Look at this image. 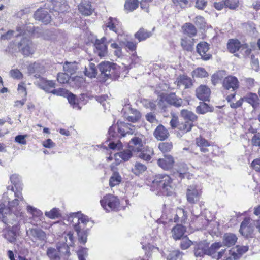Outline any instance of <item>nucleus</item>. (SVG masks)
<instances>
[{
  "instance_id": "f257e3e1",
  "label": "nucleus",
  "mask_w": 260,
  "mask_h": 260,
  "mask_svg": "<svg viewBox=\"0 0 260 260\" xmlns=\"http://www.w3.org/2000/svg\"><path fill=\"white\" fill-rule=\"evenodd\" d=\"M11 190L14 192L15 198L10 200L7 193L4 194L3 202L0 203V218H9L11 216L12 219L23 220L25 218V213L21 211L22 205L25 202L20 191H14L13 186L11 187Z\"/></svg>"
},
{
  "instance_id": "f03ea898",
  "label": "nucleus",
  "mask_w": 260,
  "mask_h": 260,
  "mask_svg": "<svg viewBox=\"0 0 260 260\" xmlns=\"http://www.w3.org/2000/svg\"><path fill=\"white\" fill-rule=\"evenodd\" d=\"M68 221L72 224L77 233L79 241L85 244L87 242V233L85 228L87 223L89 222L88 217L79 212L72 213L69 216Z\"/></svg>"
},
{
  "instance_id": "7ed1b4c3",
  "label": "nucleus",
  "mask_w": 260,
  "mask_h": 260,
  "mask_svg": "<svg viewBox=\"0 0 260 260\" xmlns=\"http://www.w3.org/2000/svg\"><path fill=\"white\" fill-rule=\"evenodd\" d=\"M1 219L3 222L7 225L3 231V237L9 242L14 243L16 241L17 237L19 235L21 221L12 219L11 216L9 218L3 217Z\"/></svg>"
},
{
  "instance_id": "20e7f679",
  "label": "nucleus",
  "mask_w": 260,
  "mask_h": 260,
  "mask_svg": "<svg viewBox=\"0 0 260 260\" xmlns=\"http://www.w3.org/2000/svg\"><path fill=\"white\" fill-rule=\"evenodd\" d=\"M154 186H157L158 189L167 196H170L173 192L170 177L166 174H158L152 182Z\"/></svg>"
},
{
  "instance_id": "39448f33",
  "label": "nucleus",
  "mask_w": 260,
  "mask_h": 260,
  "mask_svg": "<svg viewBox=\"0 0 260 260\" xmlns=\"http://www.w3.org/2000/svg\"><path fill=\"white\" fill-rule=\"evenodd\" d=\"M100 203L107 212L118 211L120 209L119 200L111 194L105 196L103 199L100 201Z\"/></svg>"
},
{
  "instance_id": "423d86ee",
  "label": "nucleus",
  "mask_w": 260,
  "mask_h": 260,
  "mask_svg": "<svg viewBox=\"0 0 260 260\" xmlns=\"http://www.w3.org/2000/svg\"><path fill=\"white\" fill-rule=\"evenodd\" d=\"M202 194V189L200 186L193 184L188 186L186 191V198L187 201L190 204H195L198 202Z\"/></svg>"
},
{
  "instance_id": "0eeeda50",
  "label": "nucleus",
  "mask_w": 260,
  "mask_h": 260,
  "mask_svg": "<svg viewBox=\"0 0 260 260\" xmlns=\"http://www.w3.org/2000/svg\"><path fill=\"white\" fill-rule=\"evenodd\" d=\"M111 40L107 41L106 37H104L100 39H96L94 44V52L100 57H104L107 55V43H110Z\"/></svg>"
},
{
  "instance_id": "6e6552de",
  "label": "nucleus",
  "mask_w": 260,
  "mask_h": 260,
  "mask_svg": "<svg viewBox=\"0 0 260 260\" xmlns=\"http://www.w3.org/2000/svg\"><path fill=\"white\" fill-rule=\"evenodd\" d=\"M145 144V138L143 135H135L128 143L129 148L133 151L140 152L143 149Z\"/></svg>"
},
{
  "instance_id": "1a4fd4ad",
  "label": "nucleus",
  "mask_w": 260,
  "mask_h": 260,
  "mask_svg": "<svg viewBox=\"0 0 260 260\" xmlns=\"http://www.w3.org/2000/svg\"><path fill=\"white\" fill-rule=\"evenodd\" d=\"M122 112L123 113L124 118L130 122H137L141 117L140 112L136 109L131 108L129 105H125L122 109Z\"/></svg>"
},
{
  "instance_id": "9d476101",
  "label": "nucleus",
  "mask_w": 260,
  "mask_h": 260,
  "mask_svg": "<svg viewBox=\"0 0 260 260\" xmlns=\"http://www.w3.org/2000/svg\"><path fill=\"white\" fill-rule=\"evenodd\" d=\"M19 49L21 53L25 56H28L35 52L32 42L27 39L23 38L19 43Z\"/></svg>"
},
{
  "instance_id": "9b49d317",
  "label": "nucleus",
  "mask_w": 260,
  "mask_h": 260,
  "mask_svg": "<svg viewBox=\"0 0 260 260\" xmlns=\"http://www.w3.org/2000/svg\"><path fill=\"white\" fill-rule=\"evenodd\" d=\"M248 250V247L246 246H238L235 249L229 250L228 255L224 260H237L240 256Z\"/></svg>"
},
{
  "instance_id": "f8f14e48",
  "label": "nucleus",
  "mask_w": 260,
  "mask_h": 260,
  "mask_svg": "<svg viewBox=\"0 0 260 260\" xmlns=\"http://www.w3.org/2000/svg\"><path fill=\"white\" fill-rule=\"evenodd\" d=\"M252 219L249 217L245 218L242 222L239 230L240 233L245 237L250 236L254 231V225L251 221Z\"/></svg>"
},
{
  "instance_id": "ddd939ff",
  "label": "nucleus",
  "mask_w": 260,
  "mask_h": 260,
  "mask_svg": "<svg viewBox=\"0 0 260 260\" xmlns=\"http://www.w3.org/2000/svg\"><path fill=\"white\" fill-rule=\"evenodd\" d=\"M99 69L103 78H111L114 73L113 66L109 62H103L99 66Z\"/></svg>"
},
{
  "instance_id": "4468645a",
  "label": "nucleus",
  "mask_w": 260,
  "mask_h": 260,
  "mask_svg": "<svg viewBox=\"0 0 260 260\" xmlns=\"http://www.w3.org/2000/svg\"><path fill=\"white\" fill-rule=\"evenodd\" d=\"M222 85L226 89L234 91L239 87V81L236 77L229 76L223 79Z\"/></svg>"
},
{
  "instance_id": "2eb2a0df",
  "label": "nucleus",
  "mask_w": 260,
  "mask_h": 260,
  "mask_svg": "<svg viewBox=\"0 0 260 260\" xmlns=\"http://www.w3.org/2000/svg\"><path fill=\"white\" fill-rule=\"evenodd\" d=\"M159 96L160 101H162L164 99L168 103L176 107H179L182 104V100L180 98L177 96L174 93H171L166 96L164 94H161Z\"/></svg>"
},
{
  "instance_id": "dca6fc26",
  "label": "nucleus",
  "mask_w": 260,
  "mask_h": 260,
  "mask_svg": "<svg viewBox=\"0 0 260 260\" xmlns=\"http://www.w3.org/2000/svg\"><path fill=\"white\" fill-rule=\"evenodd\" d=\"M211 91L209 88L204 85H200L196 90V95L198 99L202 101L209 100Z\"/></svg>"
},
{
  "instance_id": "f3484780",
  "label": "nucleus",
  "mask_w": 260,
  "mask_h": 260,
  "mask_svg": "<svg viewBox=\"0 0 260 260\" xmlns=\"http://www.w3.org/2000/svg\"><path fill=\"white\" fill-rule=\"evenodd\" d=\"M34 18L36 20L41 21L45 24L49 23L51 20V17L47 10L43 9H38L34 14Z\"/></svg>"
},
{
  "instance_id": "a211bd4d",
  "label": "nucleus",
  "mask_w": 260,
  "mask_h": 260,
  "mask_svg": "<svg viewBox=\"0 0 260 260\" xmlns=\"http://www.w3.org/2000/svg\"><path fill=\"white\" fill-rule=\"evenodd\" d=\"M209 49V44L205 42H201L197 46L198 53L205 60H209L211 57V55L208 53Z\"/></svg>"
},
{
  "instance_id": "6ab92c4d",
  "label": "nucleus",
  "mask_w": 260,
  "mask_h": 260,
  "mask_svg": "<svg viewBox=\"0 0 260 260\" xmlns=\"http://www.w3.org/2000/svg\"><path fill=\"white\" fill-rule=\"evenodd\" d=\"M117 131L121 136L124 137L126 135H132L134 132V126L130 124L124 122H118Z\"/></svg>"
},
{
  "instance_id": "aec40b11",
  "label": "nucleus",
  "mask_w": 260,
  "mask_h": 260,
  "mask_svg": "<svg viewBox=\"0 0 260 260\" xmlns=\"http://www.w3.org/2000/svg\"><path fill=\"white\" fill-rule=\"evenodd\" d=\"M28 71L30 75H32L36 78H39L41 74L45 72L43 65L39 62H35L30 64L28 67Z\"/></svg>"
},
{
  "instance_id": "412c9836",
  "label": "nucleus",
  "mask_w": 260,
  "mask_h": 260,
  "mask_svg": "<svg viewBox=\"0 0 260 260\" xmlns=\"http://www.w3.org/2000/svg\"><path fill=\"white\" fill-rule=\"evenodd\" d=\"M79 12L83 15L89 16L92 14L93 8L90 2L86 0H82L78 5Z\"/></svg>"
},
{
  "instance_id": "4be33fe9",
  "label": "nucleus",
  "mask_w": 260,
  "mask_h": 260,
  "mask_svg": "<svg viewBox=\"0 0 260 260\" xmlns=\"http://www.w3.org/2000/svg\"><path fill=\"white\" fill-rule=\"evenodd\" d=\"M174 213V216L170 220H173L175 222L185 223L188 217L187 213L183 208H177Z\"/></svg>"
},
{
  "instance_id": "5701e85b",
  "label": "nucleus",
  "mask_w": 260,
  "mask_h": 260,
  "mask_svg": "<svg viewBox=\"0 0 260 260\" xmlns=\"http://www.w3.org/2000/svg\"><path fill=\"white\" fill-rule=\"evenodd\" d=\"M174 163V158L170 155H164V157L159 159L157 161L158 165L164 170L171 169Z\"/></svg>"
},
{
  "instance_id": "b1692460",
  "label": "nucleus",
  "mask_w": 260,
  "mask_h": 260,
  "mask_svg": "<svg viewBox=\"0 0 260 260\" xmlns=\"http://www.w3.org/2000/svg\"><path fill=\"white\" fill-rule=\"evenodd\" d=\"M194 253L196 257H202L206 254L208 244L205 242H194Z\"/></svg>"
},
{
  "instance_id": "393cba45",
  "label": "nucleus",
  "mask_w": 260,
  "mask_h": 260,
  "mask_svg": "<svg viewBox=\"0 0 260 260\" xmlns=\"http://www.w3.org/2000/svg\"><path fill=\"white\" fill-rule=\"evenodd\" d=\"M38 85L40 88L45 90L46 92L51 93L52 89L55 87V83L53 80H47L43 78H41L40 82H38Z\"/></svg>"
},
{
  "instance_id": "a878e982",
  "label": "nucleus",
  "mask_w": 260,
  "mask_h": 260,
  "mask_svg": "<svg viewBox=\"0 0 260 260\" xmlns=\"http://www.w3.org/2000/svg\"><path fill=\"white\" fill-rule=\"evenodd\" d=\"M168 130L162 125H159L154 132V136L158 140L162 141L169 136Z\"/></svg>"
},
{
  "instance_id": "bb28decb",
  "label": "nucleus",
  "mask_w": 260,
  "mask_h": 260,
  "mask_svg": "<svg viewBox=\"0 0 260 260\" xmlns=\"http://www.w3.org/2000/svg\"><path fill=\"white\" fill-rule=\"evenodd\" d=\"M27 234L41 241H45L46 239L45 233L41 229H30L27 231Z\"/></svg>"
},
{
  "instance_id": "cd10ccee",
  "label": "nucleus",
  "mask_w": 260,
  "mask_h": 260,
  "mask_svg": "<svg viewBox=\"0 0 260 260\" xmlns=\"http://www.w3.org/2000/svg\"><path fill=\"white\" fill-rule=\"evenodd\" d=\"M176 82L179 87H184L188 88L192 85V81L190 78L185 75H181L177 78Z\"/></svg>"
},
{
  "instance_id": "c85d7f7f",
  "label": "nucleus",
  "mask_w": 260,
  "mask_h": 260,
  "mask_svg": "<svg viewBox=\"0 0 260 260\" xmlns=\"http://www.w3.org/2000/svg\"><path fill=\"white\" fill-rule=\"evenodd\" d=\"M63 71L69 75H72L78 69V63L76 61H66L63 66Z\"/></svg>"
},
{
  "instance_id": "c756f323",
  "label": "nucleus",
  "mask_w": 260,
  "mask_h": 260,
  "mask_svg": "<svg viewBox=\"0 0 260 260\" xmlns=\"http://www.w3.org/2000/svg\"><path fill=\"white\" fill-rule=\"evenodd\" d=\"M222 246V243L221 242H215L213 243L209 248H207L206 255L211 256L213 258L217 257V251Z\"/></svg>"
},
{
  "instance_id": "7c9ffc66",
  "label": "nucleus",
  "mask_w": 260,
  "mask_h": 260,
  "mask_svg": "<svg viewBox=\"0 0 260 260\" xmlns=\"http://www.w3.org/2000/svg\"><path fill=\"white\" fill-rule=\"evenodd\" d=\"M186 229L181 224H177L172 230V237L175 240L180 239L184 235Z\"/></svg>"
},
{
  "instance_id": "2f4dec72",
  "label": "nucleus",
  "mask_w": 260,
  "mask_h": 260,
  "mask_svg": "<svg viewBox=\"0 0 260 260\" xmlns=\"http://www.w3.org/2000/svg\"><path fill=\"white\" fill-rule=\"evenodd\" d=\"M237 238L235 234L231 233L225 234L223 237V243L226 246L230 247L235 244Z\"/></svg>"
},
{
  "instance_id": "473e14b6",
  "label": "nucleus",
  "mask_w": 260,
  "mask_h": 260,
  "mask_svg": "<svg viewBox=\"0 0 260 260\" xmlns=\"http://www.w3.org/2000/svg\"><path fill=\"white\" fill-rule=\"evenodd\" d=\"M46 255L49 260H60V254L57 248L56 249L52 247L48 248L46 251Z\"/></svg>"
},
{
  "instance_id": "72a5a7b5",
  "label": "nucleus",
  "mask_w": 260,
  "mask_h": 260,
  "mask_svg": "<svg viewBox=\"0 0 260 260\" xmlns=\"http://www.w3.org/2000/svg\"><path fill=\"white\" fill-rule=\"evenodd\" d=\"M241 46L240 42L237 39H231L228 44V49L233 53L239 51Z\"/></svg>"
},
{
  "instance_id": "f704fd0d",
  "label": "nucleus",
  "mask_w": 260,
  "mask_h": 260,
  "mask_svg": "<svg viewBox=\"0 0 260 260\" xmlns=\"http://www.w3.org/2000/svg\"><path fill=\"white\" fill-rule=\"evenodd\" d=\"M120 25L119 21L115 18L110 17L108 21L106 24V27L109 28L110 30L114 32H118V27Z\"/></svg>"
},
{
  "instance_id": "c9c22d12",
  "label": "nucleus",
  "mask_w": 260,
  "mask_h": 260,
  "mask_svg": "<svg viewBox=\"0 0 260 260\" xmlns=\"http://www.w3.org/2000/svg\"><path fill=\"white\" fill-rule=\"evenodd\" d=\"M54 6V9L55 11L58 12H63L68 10V6L66 4L65 1H59L56 0H51Z\"/></svg>"
},
{
  "instance_id": "e433bc0d",
  "label": "nucleus",
  "mask_w": 260,
  "mask_h": 260,
  "mask_svg": "<svg viewBox=\"0 0 260 260\" xmlns=\"http://www.w3.org/2000/svg\"><path fill=\"white\" fill-rule=\"evenodd\" d=\"M243 100L244 101L249 103L253 107L257 106L258 104L259 99L258 96L255 93H250L244 97Z\"/></svg>"
},
{
  "instance_id": "4c0bfd02",
  "label": "nucleus",
  "mask_w": 260,
  "mask_h": 260,
  "mask_svg": "<svg viewBox=\"0 0 260 260\" xmlns=\"http://www.w3.org/2000/svg\"><path fill=\"white\" fill-rule=\"evenodd\" d=\"M181 116L187 121H190L193 123V121L197 119V116L192 112L187 110H182L181 111Z\"/></svg>"
},
{
  "instance_id": "58836bf2",
  "label": "nucleus",
  "mask_w": 260,
  "mask_h": 260,
  "mask_svg": "<svg viewBox=\"0 0 260 260\" xmlns=\"http://www.w3.org/2000/svg\"><path fill=\"white\" fill-rule=\"evenodd\" d=\"M147 169L146 166L140 162H136L132 168V172L136 175H139L144 173Z\"/></svg>"
},
{
  "instance_id": "ea45409f",
  "label": "nucleus",
  "mask_w": 260,
  "mask_h": 260,
  "mask_svg": "<svg viewBox=\"0 0 260 260\" xmlns=\"http://www.w3.org/2000/svg\"><path fill=\"white\" fill-rule=\"evenodd\" d=\"M182 28L184 33L190 37L194 36L197 34V29L195 26L191 23H185Z\"/></svg>"
},
{
  "instance_id": "a19ab883",
  "label": "nucleus",
  "mask_w": 260,
  "mask_h": 260,
  "mask_svg": "<svg viewBox=\"0 0 260 260\" xmlns=\"http://www.w3.org/2000/svg\"><path fill=\"white\" fill-rule=\"evenodd\" d=\"M151 36V33L144 29L141 28L135 35V37L139 40V42L144 40Z\"/></svg>"
},
{
  "instance_id": "79ce46f5",
  "label": "nucleus",
  "mask_w": 260,
  "mask_h": 260,
  "mask_svg": "<svg viewBox=\"0 0 260 260\" xmlns=\"http://www.w3.org/2000/svg\"><path fill=\"white\" fill-rule=\"evenodd\" d=\"M84 72L85 75L90 78L95 77L98 73L95 65L93 63H89L88 67L85 68Z\"/></svg>"
},
{
  "instance_id": "37998d69",
  "label": "nucleus",
  "mask_w": 260,
  "mask_h": 260,
  "mask_svg": "<svg viewBox=\"0 0 260 260\" xmlns=\"http://www.w3.org/2000/svg\"><path fill=\"white\" fill-rule=\"evenodd\" d=\"M196 143L200 147L201 151L203 152L208 151L207 147L209 146L210 144L206 139L200 137L196 139Z\"/></svg>"
},
{
  "instance_id": "c03bdc74",
  "label": "nucleus",
  "mask_w": 260,
  "mask_h": 260,
  "mask_svg": "<svg viewBox=\"0 0 260 260\" xmlns=\"http://www.w3.org/2000/svg\"><path fill=\"white\" fill-rule=\"evenodd\" d=\"M122 178L117 172H114L109 179V185L114 187L118 185L121 181Z\"/></svg>"
},
{
  "instance_id": "a18cd8bd",
  "label": "nucleus",
  "mask_w": 260,
  "mask_h": 260,
  "mask_svg": "<svg viewBox=\"0 0 260 260\" xmlns=\"http://www.w3.org/2000/svg\"><path fill=\"white\" fill-rule=\"evenodd\" d=\"M139 3L138 0H126L124 4L125 9L132 12L138 8Z\"/></svg>"
},
{
  "instance_id": "49530a36",
  "label": "nucleus",
  "mask_w": 260,
  "mask_h": 260,
  "mask_svg": "<svg viewBox=\"0 0 260 260\" xmlns=\"http://www.w3.org/2000/svg\"><path fill=\"white\" fill-rule=\"evenodd\" d=\"M211 111L212 108L207 104L203 102H200V105L196 108V112L201 114H204Z\"/></svg>"
},
{
  "instance_id": "de8ad7c7",
  "label": "nucleus",
  "mask_w": 260,
  "mask_h": 260,
  "mask_svg": "<svg viewBox=\"0 0 260 260\" xmlns=\"http://www.w3.org/2000/svg\"><path fill=\"white\" fill-rule=\"evenodd\" d=\"M10 180L16 190L21 191L22 188L21 187L20 176L16 174H13L10 177Z\"/></svg>"
},
{
  "instance_id": "09e8293b",
  "label": "nucleus",
  "mask_w": 260,
  "mask_h": 260,
  "mask_svg": "<svg viewBox=\"0 0 260 260\" xmlns=\"http://www.w3.org/2000/svg\"><path fill=\"white\" fill-rule=\"evenodd\" d=\"M193 126V123L186 121L180 123L178 125V129L183 133H187L191 130Z\"/></svg>"
},
{
  "instance_id": "8fccbe9b",
  "label": "nucleus",
  "mask_w": 260,
  "mask_h": 260,
  "mask_svg": "<svg viewBox=\"0 0 260 260\" xmlns=\"http://www.w3.org/2000/svg\"><path fill=\"white\" fill-rule=\"evenodd\" d=\"M225 75V72L224 71H219L216 73L214 74L211 77V81L213 84L214 85L217 84L220 81H221L223 76Z\"/></svg>"
},
{
  "instance_id": "3c124183",
  "label": "nucleus",
  "mask_w": 260,
  "mask_h": 260,
  "mask_svg": "<svg viewBox=\"0 0 260 260\" xmlns=\"http://www.w3.org/2000/svg\"><path fill=\"white\" fill-rule=\"evenodd\" d=\"M192 76L196 78H205L208 76L207 72L203 68H198L192 72Z\"/></svg>"
},
{
  "instance_id": "603ef678",
  "label": "nucleus",
  "mask_w": 260,
  "mask_h": 260,
  "mask_svg": "<svg viewBox=\"0 0 260 260\" xmlns=\"http://www.w3.org/2000/svg\"><path fill=\"white\" fill-rule=\"evenodd\" d=\"M119 156L124 161H127L132 156V151L129 149L124 150L115 154V156Z\"/></svg>"
},
{
  "instance_id": "864d4df0",
  "label": "nucleus",
  "mask_w": 260,
  "mask_h": 260,
  "mask_svg": "<svg viewBox=\"0 0 260 260\" xmlns=\"http://www.w3.org/2000/svg\"><path fill=\"white\" fill-rule=\"evenodd\" d=\"M182 253L179 250H174L171 252L168 256L167 260H181Z\"/></svg>"
},
{
  "instance_id": "5fc2aeb1",
  "label": "nucleus",
  "mask_w": 260,
  "mask_h": 260,
  "mask_svg": "<svg viewBox=\"0 0 260 260\" xmlns=\"http://www.w3.org/2000/svg\"><path fill=\"white\" fill-rule=\"evenodd\" d=\"M27 211L28 213L32 215V217H40L42 215V212L40 210L31 206H27Z\"/></svg>"
},
{
  "instance_id": "6e6d98bb",
  "label": "nucleus",
  "mask_w": 260,
  "mask_h": 260,
  "mask_svg": "<svg viewBox=\"0 0 260 260\" xmlns=\"http://www.w3.org/2000/svg\"><path fill=\"white\" fill-rule=\"evenodd\" d=\"M158 148L163 153L169 152L172 148V144L170 142H162L159 143Z\"/></svg>"
},
{
  "instance_id": "4d7b16f0",
  "label": "nucleus",
  "mask_w": 260,
  "mask_h": 260,
  "mask_svg": "<svg viewBox=\"0 0 260 260\" xmlns=\"http://www.w3.org/2000/svg\"><path fill=\"white\" fill-rule=\"evenodd\" d=\"M69 246V245L66 244H63L61 246L58 245L57 249L60 254H64L65 256L68 257L70 254Z\"/></svg>"
},
{
  "instance_id": "13d9d810",
  "label": "nucleus",
  "mask_w": 260,
  "mask_h": 260,
  "mask_svg": "<svg viewBox=\"0 0 260 260\" xmlns=\"http://www.w3.org/2000/svg\"><path fill=\"white\" fill-rule=\"evenodd\" d=\"M66 97L67 98L69 103L73 106L74 108H77L78 109H80V106L76 103V99L75 95L69 92Z\"/></svg>"
},
{
  "instance_id": "bf43d9fd",
  "label": "nucleus",
  "mask_w": 260,
  "mask_h": 260,
  "mask_svg": "<svg viewBox=\"0 0 260 260\" xmlns=\"http://www.w3.org/2000/svg\"><path fill=\"white\" fill-rule=\"evenodd\" d=\"M64 238L66 241V243L64 244L69 245L70 246H72L74 244V237L73 236V234L70 232L67 234H64Z\"/></svg>"
},
{
  "instance_id": "052dcab7",
  "label": "nucleus",
  "mask_w": 260,
  "mask_h": 260,
  "mask_svg": "<svg viewBox=\"0 0 260 260\" xmlns=\"http://www.w3.org/2000/svg\"><path fill=\"white\" fill-rule=\"evenodd\" d=\"M69 77V75L66 72L59 73L57 75V79L58 82L64 84L68 82Z\"/></svg>"
},
{
  "instance_id": "680f3d73",
  "label": "nucleus",
  "mask_w": 260,
  "mask_h": 260,
  "mask_svg": "<svg viewBox=\"0 0 260 260\" xmlns=\"http://www.w3.org/2000/svg\"><path fill=\"white\" fill-rule=\"evenodd\" d=\"M9 74L10 76L15 79L19 80L22 79L23 77V74L17 69L10 70Z\"/></svg>"
},
{
  "instance_id": "e2e57ef3",
  "label": "nucleus",
  "mask_w": 260,
  "mask_h": 260,
  "mask_svg": "<svg viewBox=\"0 0 260 260\" xmlns=\"http://www.w3.org/2000/svg\"><path fill=\"white\" fill-rule=\"evenodd\" d=\"M181 45L184 49L190 51L192 49L191 42L188 40L187 38L182 39L181 41Z\"/></svg>"
},
{
  "instance_id": "0e129e2a",
  "label": "nucleus",
  "mask_w": 260,
  "mask_h": 260,
  "mask_svg": "<svg viewBox=\"0 0 260 260\" xmlns=\"http://www.w3.org/2000/svg\"><path fill=\"white\" fill-rule=\"evenodd\" d=\"M194 244L191 240L186 237L183 238L181 241L180 246L182 249H186L189 248L191 244Z\"/></svg>"
},
{
  "instance_id": "69168bd1",
  "label": "nucleus",
  "mask_w": 260,
  "mask_h": 260,
  "mask_svg": "<svg viewBox=\"0 0 260 260\" xmlns=\"http://www.w3.org/2000/svg\"><path fill=\"white\" fill-rule=\"evenodd\" d=\"M239 51L245 56H249L251 53V49L248 47L247 44H242L241 45V47Z\"/></svg>"
},
{
  "instance_id": "338daca9",
  "label": "nucleus",
  "mask_w": 260,
  "mask_h": 260,
  "mask_svg": "<svg viewBox=\"0 0 260 260\" xmlns=\"http://www.w3.org/2000/svg\"><path fill=\"white\" fill-rule=\"evenodd\" d=\"M28 137L27 135H19L15 137V142L20 145H26L27 141L26 138Z\"/></svg>"
},
{
  "instance_id": "774afa93",
  "label": "nucleus",
  "mask_w": 260,
  "mask_h": 260,
  "mask_svg": "<svg viewBox=\"0 0 260 260\" xmlns=\"http://www.w3.org/2000/svg\"><path fill=\"white\" fill-rule=\"evenodd\" d=\"M238 0H225L224 2V5L231 9H235L238 7Z\"/></svg>"
}]
</instances>
